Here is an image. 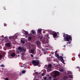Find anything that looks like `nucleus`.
I'll list each match as a JSON object with an SVG mask.
<instances>
[{
  "label": "nucleus",
  "instance_id": "obj_10",
  "mask_svg": "<svg viewBox=\"0 0 80 80\" xmlns=\"http://www.w3.org/2000/svg\"><path fill=\"white\" fill-rule=\"evenodd\" d=\"M57 36V32L54 33L53 34V37L54 38H55Z\"/></svg>",
  "mask_w": 80,
  "mask_h": 80
},
{
  "label": "nucleus",
  "instance_id": "obj_3",
  "mask_svg": "<svg viewBox=\"0 0 80 80\" xmlns=\"http://www.w3.org/2000/svg\"><path fill=\"white\" fill-rule=\"evenodd\" d=\"M32 63L33 66H38L40 63V61L39 60H33L32 61Z\"/></svg>",
  "mask_w": 80,
  "mask_h": 80
},
{
  "label": "nucleus",
  "instance_id": "obj_20",
  "mask_svg": "<svg viewBox=\"0 0 80 80\" xmlns=\"http://www.w3.org/2000/svg\"><path fill=\"white\" fill-rule=\"evenodd\" d=\"M28 32L27 31L25 32V35H28Z\"/></svg>",
  "mask_w": 80,
  "mask_h": 80
},
{
  "label": "nucleus",
  "instance_id": "obj_19",
  "mask_svg": "<svg viewBox=\"0 0 80 80\" xmlns=\"http://www.w3.org/2000/svg\"><path fill=\"white\" fill-rule=\"evenodd\" d=\"M39 37L40 39H42L43 38V36H40Z\"/></svg>",
  "mask_w": 80,
  "mask_h": 80
},
{
  "label": "nucleus",
  "instance_id": "obj_45",
  "mask_svg": "<svg viewBox=\"0 0 80 80\" xmlns=\"http://www.w3.org/2000/svg\"><path fill=\"white\" fill-rule=\"evenodd\" d=\"M36 71H34V72H35Z\"/></svg>",
  "mask_w": 80,
  "mask_h": 80
},
{
  "label": "nucleus",
  "instance_id": "obj_26",
  "mask_svg": "<svg viewBox=\"0 0 80 80\" xmlns=\"http://www.w3.org/2000/svg\"><path fill=\"white\" fill-rule=\"evenodd\" d=\"M35 74L36 75H38V73L37 72H35Z\"/></svg>",
  "mask_w": 80,
  "mask_h": 80
},
{
  "label": "nucleus",
  "instance_id": "obj_2",
  "mask_svg": "<svg viewBox=\"0 0 80 80\" xmlns=\"http://www.w3.org/2000/svg\"><path fill=\"white\" fill-rule=\"evenodd\" d=\"M55 55L56 57L58 58V59L59 60H60V61H61V62H62V63H65L64 62H65V61L64 60V59H63V57H62V56H60L58 54L56 53V52H55Z\"/></svg>",
  "mask_w": 80,
  "mask_h": 80
},
{
  "label": "nucleus",
  "instance_id": "obj_40",
  "mask_svg": "<svg viewBox=\"0 0 80 80\" xmlns=\"http://www.w3.org/2000/svg\"><path fill=\"white\" fill-rule=\"evenodd\" d=\"M39 52H40L41 50H39Z\"/></svg>",
  "mask_w": 80,
  "mask_h": 80
},
{
  "label": "nucleus",
  "instance_id": "obj_23",
  "mask_svg": "<svg viewBox=\"0 0 80 80\" xmlns=\"http://www.w3.org/2000/svg\"><path fill=\"white\" fill-rule=\"evenodd\" d=\"M1 67H5V66L3 65V64H2L1 65Z\"/></svg>",
  "mask_w": 80,
  "mask_h": 80
},
{
  "label": "nucleus",
  "instance_id": "obj_21",
  "mask_svg": "<svg viewBox=\"0 0 80 80\" xmlns=\"http://www.w3.org/2000/svg\"><path fill=\"white\" fill-rule=\"evenodd\" d=\"M25 72H26V71L25 70H23L22 71V73H25Z\"/></svg>",
  "mask_w": 80,
  "mask_h": 80
},
{
  "label": "nucleus",
  "instance_id": "obj_30",
  "mask_svg": "<svg viewBox=\"0 0 80 80\" xmlns=\"http://www.w3.org/2000/svg\"><path fill=\"white\" fill-rule=\"evenodd\" d=\"M70 43H71V42H67V44H70Z\"/></svg>",
  "mask_w": 80,
  "mask_h": 80
},
{
  "label": "nucleus",
  "instance_id": "obj_32",
  "mask_svg": "<svg viewBox=\"0 0 80 80\" xmlns=\"http://www.w3.org/2000/svg\"><path fill=\"white\" fill-rule=\"evenodd\" d=\"M60 72H63V70L62 69H61L60 70Z\"/></svg>",
  "mask_w": 80,
  "mask_h": 80
},
{
  "label": "nucleus",
  "instance_id": "obj_4",
  "mask_svg": "<svg viewBox=\"0 0 80 80\" xmlns=\"http://www.w3.org/2000/svg\"><path fill=\"white\" fill-rule=\"evenodd\" d=\"M54 73L53 77L54 78H56L57 76L60 75V73L57 71H55L53 72Z\"/></svg>",
  "mask_w": 80,
  "mask_h": 80
},
{
  "label": "nucleus",
  "instance_id": "obj_8",
  "mask_svg": "<svg viewBox=\"0 0 80 80\" xmlns=\"http://www.w3.org/2000/svg\"><path fill=\"white\" fill-rule=\"evenodd\" d=\"M36 44L37 46H38V47H40L41 44V42L39 41H38L36 42Z\"/></svg>",
  "mask_w": 80,
  "mask_h": 80
},
{
  "label": "nucleus",
  "instance_id": "obj_22",
  "mask_svg": "<svg viewBox=\"0 0 80 80\" xmlns=\"http://www.w3.org/2000/svg\"><path fill=\"white\" fill-rule=\"evenodd\" d=\"M25 64H23L22 65H21V67H25Z\"/></svg>",
  "mask_w": 80,
  "mask_h": 80
},
{
  "label": "nucleus",
  "instance_id": "obj_9",
  "mask_svg": "<svg viewBox=\"0 0 80 80\" xmlns=\"http://www.w3.org/2000/svg\"><path fill=\"white\" fill-rule=\"evenodd\" d=\"M23 48H22L21 47H19L18 48V49L19 50V52H22Z\"/></svg>",
  "mask_w": 80,
  "mask_h": 80
},
{
  "label": "nucleus",
  "instance_id": "obj_13",
  "mask_svg": "<svg viewBox=\"0 0 80 80\" xmlns=\"http://www.w3.org/2000/svg\"><path fill=\"white\" fill-rule=\"evenodd\" d=\"M42 29H38V33H41L42 32Z\"/></svg>",
  "mask_w": 80,
  "mask_h": 80
},
{
  "label": "nucleus",
  "instance_id": "obj_41",
  "mask_svg": "<svg viewBox=\"0 0 80 80\" xmlns=\"http://www.w3.org/2000/svg\"><path fill=\"white\" fill-rule=\"evenodd\" d=\"M51 34H52H52H53V33L52 32Z\"/></svg>",
  "mask_w": 80,
  "mask_h": 80
},
{
  "label": "nucleus",
  "instance_id": "obj_36",
  "mask_svg": "<svg viewBox=\"0 0 80 80\" xmlns=\"http://www.w3.org/2000/svg\"><path fill=\"white\" fill-rule=\"evenodd\" d=\"M69 77H70V78H72V76H71V75Z\"/></svg>",
  "mask_w": 80,
  "mask_h": 80
},
{
  "label": "nucleus",
  "instance_id": "obj_27",
  "mask_svg": "<svg viewBox=\"0 0 80 80\" xmlns=\"http://www.w3.org/2000/svg\"><path fill=\"white\" fill-rule=\"evenodd\" d=\"M31 57H33L34 56H33V54H31Z\"/></svg>",
  "mask_w": 80,
  "mask_h": 80
},
{
  "label": "nucleus",
  "instance_id": "obj_6",
  "mask_svg": "<svg viewBox=\"0 0 80 80\" xmlns=\"http://www.w3.org/2000/svg\"><path fill=\"white\" fill-rule=\"evenodd\" d=\"M17 34H15L14 36L12 37H9V39H11V38H13V39H15V38H17Z\"/></svg>",
  "mask_w": 80,
  "mask_h": 80
},
{
  "label": "nucleus",
  "instance_id": "obj_24",
  "mask_svg": "<svg viewBox=\"0 0 80 80\" xmlns=\"http://www.w3.org/2000/svg\"><path fill=\"white\" fill-rule=\"evenodd\" d=\"M19 52L20 51H18V50H17L16 52L17 53H20Z\"/></svg>",
  "mask_w": 80,
  "mask_h": 80
},
{
  "label": "nucleus",
  "instance_id": "obj_28",
  "mask_svg": "<svg viewBox=\"0 0 80 80\" xmlns=\"http://www.w3.org/2000/svg\"><path fill=\"white\" fill-rule=\"evenodd\" d=\"M42 76H44V75H45V74L42 73Z\"/></svg>",
  "mask_w": 80,
  "mask_h": 80
},
{
  "label": "nucleus",
  "instance_id": "obj_39",
  "mask_svg": "<svg viewBox=\"0 0 80 80\" xmlns=\"http://www.w3.org/2000/svg\"><path fill=\"white\" fill-rule=\"evenodd\" d=\"M44 55H46V53H45V52H44Z\"/></svg>",
  "mask_w": 80,
  "mask_h": 80
},
{
  "label": "nucleus",
  "instance_id": "obj_16",
  "mask_svg": "<svg viewBox=\"0 0 80 80\" xmlns=\"http://www.w3.org/2000/svg\"><path fill=\"white\" fill-rule=\"evenodd\" d=\"M28 39L29 40H32V37H31V36H28Z\"/></svg>",
  "mask_w": 80,
  "mask_h": 80
},
{
  "label": "nucleus",
  "instance_id": "obj_12",
  "mask_svg": "<svg viewBox=\"0 0 80 80\" xmlns=\"http://www.w3.org/2000/svg\"><path fill=\"white\" fill-rule=\"evenodd\" d=\"M21 42L22 43H23V44L25 43V40L23 39H21Z\"/></svg>",
  "mask_w": 80,
  "mask_h": 80
},
{
  "label": "nucleus",
  "instance_id": "obj_37",
  "mask_svg": "<svg viewBox=\"0 0 80 80\" xmlns=\"http://www.w3.org/2000/svg\"><path fill=\"white\" fill-rule=\"evenodd\" d=\"M56 52V53H57L58 52H57V50H56V52Z\"/></svg>",
  "mask_w": 80,
  "mask_h": 80
},
{
  "label": "nucleus",
  "instance_id": "obj_33",
  "mask_svg": "<svg viewBox=\"0 0 80 80\" xmlns=\"http://www.w3.org/2000/svg\"><path fill=\"white\" fill-rule=\"evenodd\" d=\"M44 80H47V77H44Z\"/></svg>",
  "mask_w": 80,
  "mask_h": 80
},
{
  "label": "nucleus",
  "instance_id": "obj_43",
  "mask_svg": "<svg viewBox=\"0 0 80 80\" xmlns=\"http://www.w3.org/2000/svg\"><path fill=\"white\" fill-rule=\"evenodd\" d=\"M30 35H32V33H30Z\"/></svg>",
  "mask_w": 80,
  "mask_h": 80
},
{
  "label": "nucleus",
  "instance_id": "obj_1",
  "mask_svg": "<svg viewBox=\"0 0 80 80\" xmlns=\"http://www.w3.org/2000/svg\"><path fill=\"white\" fill-rule=\"evenodd\" d=\"M63 37H64V40L65 41H67V42H69V41H72V37H71V36L67 34H63Z\"/></svg>",
  "mask_w": 80,
  "mask_h": 80
},
{
  "label": "nucleus",
  "instance_id": "obj_25",
  "mask_svg": "<svg viewBox=\"0 0 80 80\" xmlns=\"http://www.w3.org/2000/svg\"><path fill=\"white\" fill-rule=\"evenodd\" d=\"M4 27H7V24H5V23H4Z\"/></svg>",
  "mask_w": 80,
  "mask_h": 80
},
{
  "label": "nucleus",
  "instance_id": "obj_18",
  "mask_svg": "<svg viewBox=\"0 0 80 80\" xmlns=\"http://www.w3.org/2000/svg\"><path fill=\"white\" fill-rule=\"evenodd\" d=\"M64 80H67V76H64Z\"/></svg>",
  "mask_w": 80,
  "mask_h": 80
},
{
  "label": "nucleus",
  "instance_id": "obj_44",
  "mask_svg": "<svg viewBox=\"0 0 80 80\" xmlns=\"http://www.w3.org/2000/svg\"><path fill=\"white\" fill-rule=\"evenodd\" d=\"M4 10H6V9H5V8H4Z\"/></svg>",
  "mask_w": 80,
  "mask_h": 80
},
{
  "label": "nucleus",
  "instance_id": "obj_34",
  "mask_svg": "<svg viewBox=\"0 0 80 80\" xmlns=\"http://www.w3.org/2000/svg\"><path fill=\"white\" fill-rule=\"evenodd\" d=\"M5 80H8V78H5Z\"/></svg>",
  "mask_w": 80,
  "mask_h": 80
},
{
  "label": "nucleus",
  "instance_id": "obj_5",
  "mask_svg": "<svg viewBox=\"0 0 80 80\" xmlns=\"http://www.w3.org/2000/svg\"><path fill=\"white\" fill-rule=\"evenodd\" d=\"M48 68L47 70V72H49L51 71V68H52V64H49L48 65Z\"/></svg>",
  "mask_w": 80,
  "mask_h": 80
},
{
  "label": "nucleus",
  "instance_id": "obj_11",
  "mask_svg": "<svg viewBox=\"0 0 80 80\" xmlns=\"http://www.w3.org/2000/svg\"><path fill=\"white\" fill-rule=\"evenodd\" d=\"M6 46L8 47H10V44L9 43H7L6 44Z\"/></svg>",
  "mask_w": 80,
  "mask_h": 80
},
{
  "label": "nucleus",
  "instance_id": "obj_14",
  "mask_svg": "<svg viewBox=\"0 0 80 80\" xmlns=\"http://www.w3.org/2000/svg\"><path fill=\"white\" fill-rule=\"evenodd\" d=\"M11 57H14L15 55V53L14 52H13L11 54Z\"/></svg>",
  "mask_w": 80,
  "mask_h": 80
},
{
  "label": "nucleus",
  "instance_id": "obj_31",
  "mask_svg": "<svg viewBox=\"0 0 80 80\" xmlns=\"http://www.w3.org/2000/svg\"><path fill=\"white\" fill-rule=\"evenodd\" d=\"M49 79H52V77H49Z\"/></svg>",
  "mask_w": 80,
  "mask_h": 80
},
{
  "label": "nucleus",
  "instance_id": "obj_42",
  "mask_svg": "<svg viewBox=\"0 0 80 80\" xmlns=\"http://www.w3.org/2000/svg\"><path fill=\"white\" fill-rule=\"evenodd\" d=\"M19 55H18V57H19Z\"/></svg>",
  "mask_w": 80,
  "mask_h": 80
},
{
  "label": "nucleus",
  "instance_id": "obj_29",
  "mask_svg": "<svg viewBox=\"0 0 80 80\" xmlns=\"http://www.w3.org/2000/svg\"><path fill=\"white\" fill-rule=\"evenodd\" d=\"M2 56L1 55H0V58H2Z\"/></svg>",
  "mask_w": 80,
  "mask_h": 80
},
{
  "label": "nucleus",
  "instance_id": "obj_38",
  "mask_svg": "<svg viewBox=\"0 0 80 80\" xmlns=\"http://www.w3.org/2000/svg\"><path fill=\"white\" fill-rule=\"evenodd\" d=\"M63 47H66V45H64Z\"/></svg>",
  "mask_w": 80,
  "mask_h": 80
},
{
  "label": "nucleus",
  "instance_id": "obj_35",
  "mask_svg": "<svg viewBox=\"0 0 80 80\" xmlns=\"http://www.w3.org/2000/svg\"><path fill=\"white\" fill-rule=\"evenodd\" d=\"M77 68H78V69H80V68L79 67H77Z\"/></svg>",
  "mask_w": 80,
  "mask_h": 80
},
{
  "label": "nucleus",
  "instance_id": "obj_17",
  "mask_svg": "<svg viewBox=\"0 0 80 80\" xmlns=\"http://www.w3.org/2000/svg\"><path fill=\"white\" fill-rule=\"evenodd\" d=\"M26 52V50L25 49H24V48H22V52Z\"/></svg>",
  "mask_w": 80,
  "mask_h": 80
},
{
  "label": "nucleus",
  "instance_id": "obj_15",
  "mask_svg": "<svg viewBox=\"0 0 80 80\" xmlns=\"http://www.w3.org/2000/svg\"><path fill=\"white\" fill-rule=\"evenodd\" d=\"M31 32L33 35H35V32L33 30H32Z\"/></svg>",
  "mask_w": 80,
  "mask_h": 80
},
{
  "label": "nucleus",
  "instance_id": "obj_7",
  "mask_svg": "<svg viewBox=\"0 0 80 80\" xmlns=\"http://www.w3.org/2000/svg\"><path fill=\"white\" fill-rule=\"evenodd\" d=\"M32 49L31 50V52L32 53H34V50L36 49V47L35 46H34V47H33Z\"/></svg>",
  "mask_w": 80,
  "mask_h": 80
}]
</instances>
